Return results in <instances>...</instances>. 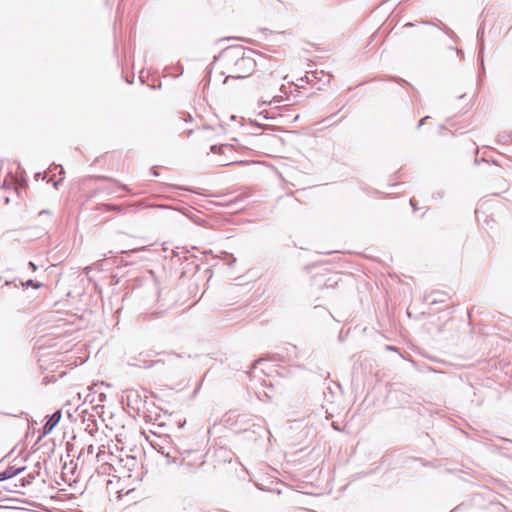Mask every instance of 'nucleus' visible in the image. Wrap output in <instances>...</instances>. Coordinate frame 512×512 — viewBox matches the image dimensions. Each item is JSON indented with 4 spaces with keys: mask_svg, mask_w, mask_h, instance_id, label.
<instances>
[{
    "mask_svg": "<svg viewBox=\"0 0 512 512\" xmlns=\"http://www.w3.org/2000/svg\"><path fill=\"white\" fill-rule=\"evenodd\" d=\"M257 52L244 47H231L222 52V58L227 63L229 75L225 78L227 83L230 78L244 79L251 76L257 67Z\"/></svg>",
    "mask_w": 512,
    "mask_h": 512,
    "instance_id": "nucleus-1",
    "label": "nucleus"
},
{
    "mask_svg": "<svg viewBox=\"0 0 512 512\" xmlns=\"http://www.w3.org/2000/svg\"><path fill=\"white\" fill-rule=\"evenodd\" d=\"M211 151L217 156L216 162L220 166H228L232 164H242V161H237L235 154V147L231 144L213 145Z\"/></svg>",
    "mask_w": 512,
    "mask_h": 512,
    "instance_id": "nucleus-2",
    "label": "nucleus"
},
{
    "mask_svg": "<svg viewBox=\"0 0 512 512\" xmlns=\"http://www.w3.org/2000/svg\"><path fill=\"white\" fill-rule=\"evenodd\" d=\"M61 417H62L61 411L60 410L56 411L44 425L43 435L50 434L53 431V429L56 427V425L59 423V421L61 420Z\"/></svg>",
    "mask_w": 512,
    "mask_h": 512,
    "instance_id": "nucleus-3",
    "label": "nucleus"
},
{
    "mask_svg": "<svg viewBox=\"0 0 512 512\" xmlns=\"http://www.w3.org/2000/svg\"><path fill=\"white\" fill-rule=\"evenodd\" d=\"M97 210L100 211V212H108V211H117V212H120L121 209L119 206H116V205H111V204H100L98 207H97Z\"/></svg>",
    "mask_w": 512,
    "mask_h": 512,
    "instance_id": "nucleus-4",
    "label": "nucleus"
},
{
    "mask_svg": "<svg viewBox=\"0 0 512 512\" xmlns=\"http://www.w3.org/2000/svg\"><path fill=\"white\" fill-rule=\"evenodd\" d=\"M20 470L18 469H14V468H9L7 469L6 471L0 473V481L2 480H5V479H8V478H11L13 476H15Z\"/></svg>",
    "mask_w": 512,
    "mask_h": 512,
    "instance_id": "nucleus-5",
    "label": "nucleus"
},
{
    "mask_svg": "<svg viewBox=\"0 0 512 512\" xmlns=\"http://www.w3.org/2000/svg\"><path fill=\"white\" fill-rule=\"evenodd\" d=\"M15 185V180L13 177L6 178L3 183V188L10 187Z\"/></svg>",
    "mask_w": 512,
    "mask_h": 512,
    "instance_id": "nucleus-6",
    "label": "nucleus"
},
{
    "mask_svg": "<svg viewBox=\"0 0 512 512\" xmlns=\"http://www.w3.org/2000/svg\"><path fill=\"white\" fill-rule=\"evenodd\" d=\"M27 286H33L34 288H39L40 287L39 284H34L32 280H29L27 282Z\"/></svg>",
    "mask_w": 512,
    "mask_h": 512,
    "instance_id": "nucleus-7",
    "label": "nucleus"
},
{
    "mask_svg": "<svg viewBox=\"0 0 512 512\" xmlns=\"http://www.w3.org/2000/svg\"><path fill=\"white\" fill-rule=\"evenodd\" d=\"M29 266L32 268L33 271L37 270V267H36V265L33 262H30Z\"/></svg>",
    "mask_w": 512,
    "mask_h": 512,
    "instance_id": "nucleus-8",
    "label": "nucleus"
},
{
    "mask_svg": "<svg viewBox=\"0 0 512 512\" xmlns=\"http://www.w3.org/2000/svg\"><path fill=\"white\" fill-rule=\"evenodd\" d=\"M153 174H154L155 176H157V175H158L157 171H155V170L153 171Z\"/></svg>",
    "mask_w": 512,
    "mask_h": 512,
    "instance_id": "nucleus-9",
    "label": "nucleus"
}]
</instances>
